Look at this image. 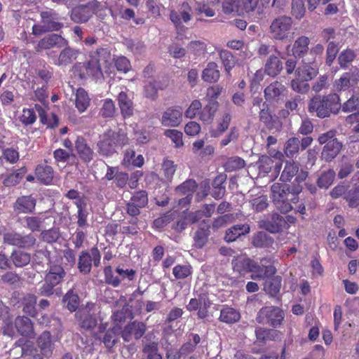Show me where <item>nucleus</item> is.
Here are the masks:
<instances>
[{
    "label": "nucleus",
    "instance_id": "1",
    "mask_svg": "<svg viewBox=\"0 0 359 359\" xmlns=\"http://www.w3.org/2000/svg\"><path fill=\"white\" fill-rule=\"evenodd\" d=\"M111 60V55L107 48H100L90 57V60L85 65L79 64L74 67L75 71L79 72L81 79L91 77L98 81L103 78L102 66L106 74H111L112 71L108 63Z\"/></svg>",
    "mask_w": 359,
    "mask_h": 359
},
{
    "label": "nucleus",
    "instance_id": "2",
    "mask_svg": "<svg viewBox=\"0 0 359 359\" xmlns=\"http://www.w3.org/2000/svg\"><path fill=\"white\" fill-rule=\"evenodd\" d=\"M271 199L278 210L282 213H287L292 209V203L298 202V194L301 187H295L290 190L287 184L274 183L271 187Z\"/></svg>",
    "mask_w": 359,
    "mask_h": 359
},
{
    "label": "nucleus",
    "instance_id": "3",
    "mask_svg": "<svg viewBox=\"0 0 359 359\" xmlns=\"http://www.w3.org/2000/svg\"><path fill=\"white\" fill-rule=\"evenodd\" d=\"M340 107L339 97L337 94H332L323 97H314L310 102L309 111L316 112L318 117L325 118L331 113H337Z\"/></svg>",
    "mask_w": 359,
    "mask_h": 359
},
{
    "label": "nucleus",
    "instance_id": "4",
    "mask_svg": "<svg viewBox=\"0 0 359 359\" xmlns=\"http://www.w3.org/2000/svg\"><path fill=\"white\" fill-rule=\"evenodd\" d=\"M292 29V18L286 15H281L276 18L271 22L269 27V34L272 39L290 41L294 37Z\"/></svg>",
    "mask_w": 359,
    "mask_h": 359
},
{
    "label": "nucleus",
    "instance_id": "5",
    "mask_svg": "<svg viewBox=\"0 0 359 359\" xmlns=\"http://www.w3.org/2000/svg\"><path fill=\"white\" fill-rule=\"evenodd\" d=\"M65 272L62 266L53 265L50 267L49 271L45 278V283L40 288V294L50 295L53 293V289L62 280Z\"/></svg>",
    "mask_w": 359,
    "mask_h": 359
},
{
    "label": "nucleus",
    "instance_id": "6",
    "mask_svg": "<svg viewBox=\"0 0 359 359\" xmlns=\"http://www.w3.org/2000/svg\"><path fill=\"white\" fill-rule=\"evenodd\" d=\"M283 318L284 313L281 309L278 307L266 306L258 312L257 321L276 327L280 325Z\"/></svg>",
    "mask_w": 359,
    "mask_h": 359
},
{
    "label": "nucleus",
    "instance_id": "7",
    "mask_svg": "<svg viewBox=\"0 0 359 359\" xmlns=\"http://www.w3.org/2000/svg\"><path fill=\"white\" fill-rule=\"evenodd\" d=\"M101 7V4L95 0L88 5L74 8L72 11L71 18L75 22H85L89 20L93 13H97Z\"/></svg>",
    "mask_w": 359,
    "mask_h": 359
},
{
    "label": "nucleus",
    "instance_id": "8",
    "mask_svg": "<svg viewBox=\"0 0 359 359\" xmlns=\"http://www.w3.org/2000/svg\"><path fill=\"white\" fill-rule=\"evenodd\" d=\"M118 137L121 140V136L116 135L112 130L106 132L97 143L98 152L103 156H110L116 152V146Z\"/></svg>",
    "mask_w": 359,
    "mask_h": 359
},
{
    "label": "nucleus",
    "instance_id": "9",
    "mask_svg": "<svg viewBox=\"0 0 359 359\" xmlns=\"http://www.w3.org/2000/svg\"><path fill=\"white\" fill-rule=\"evenodd\" d=\"M100 254L97 248H92L90 252H82L79 257V269L81 272L88 273L90 271L92 262L97 266L100 262Z\"/></svg>",
    "mask_w": 359,
    "mask_h": 359
},
{
    "label": "nucleus",
    "instance_id": "10",
    "mask_svg": "<svg viewBox=\"0 0 359 359\" xmlns=\"http://www.w3.org/2000/svg\"><path fill=\"white\" fill-rule=\"evenodd\" d=\"M269 263L270 261L267 259H262L261 265L255 262L251 271V278L252 279H264L266 280L273 276L276 272V269Z\"/></svg>",
    "mask_w": 359,
    "mask_h": 359
},
{
    "label": "nucleus",
    "instance_id": "11",
    "mask_svg": "<svg viewBox=\"0 0 359 359\" xmlns=\"http://www.w3.org/2000/svg\"><path fill=\"white\" fill-rule=\"evenodd\" d=\"M193 12L188 3H183L177 11H172L170 15L171 21L177 28L181 27L183 23L188 22L192 16Z\"/></svg>",
    "mask_w": 359,
    "mask_h": 359
},
{
    "label": "nucleus",
    "instance_id": "12",
    "mask_svg": "<svg viewBox=\"0 0 359 359\" xmlns=\"http://www.w3.org/2000/svg\"><path fill=\"white\" fill-rule=\"evenodd\" d=\"M359 74L355 72H348L343 74L341 76L336 80L334 83V88L337 91H344L354 87L358 82Z\"/></svg>",
    "mask_w": 359,
    "mask_h": 359
},
{
    "label": "nucleus",
    "instance_id": "13",
    "mask_svg": "<svg viewBox=\"0 0 359 359\" xmlns=\"http://www.w3.org/2000/svg\"><path fill=\"white\" fill-rule=\"evenodd\" d=\"M297 77L303 81H309L318 74V66L316 62H306L299 67L295 72Z\"/></svg>",
    "mask_w": 359,
    "mask_h": 359
},
{
    "label": "nucleus",
    "instance_id": "14",
    "mask_svg": "<svg viewBox=\"0 0 359 359\" xmlns=\"http://www.w3.org/2000/svg\"><path fill=\"white\" fill-rule=\"evenodd\" d=\"M182 121V112L180 109L169 108L162 115L161 123L166 127H177Z\"/></svg>",
    "mask_w": 359,
    "mask_h": 359
},
{
    "label": "nucleus",
    "instance_id": "15",
    "mask_svg": "<svg viewBox=\"0 0 359 359\" xmlns=\"http://www.w3.org/2000/svg\"><path fill=\"white\" fill-rule=\"evenodd\" d=\"M145 332V325L142 323L133 322L128 324L122 332V337L126 341H130L132 337L140 339Z\"/></svg>",
    "mask_w": 359,
    "mask_h": 359
},
{
    "label": "nucleus",
    "instance_id": "16",
    "mask_svg": "<svg viewBox=\"0 0 359 359\" xmlns=\"http://www.w3.org/2000/svg\"><path fill=\"white\" fill-rule=\"evenodd\" d=\"M66 44V41L61 36L53 34L41 40L36 47V50L49 49L54 46H62Z\"/></svg>",
    "mask_w": 359,
    "mask_h": 359
},
{
    "label": "nucleus",
    "instance_id": "17",
    "mask_svg": "<svg viewBox=\"0 0 359 359\" xmlns=\"http://www.w3.org/2000/svg\"><path fill=\"white\" fill-rule=\"evenodd\" d=\"M144 162L142 155H135V151L133 149H128L126 150L123 154L122 164L125 167H137L140 168L143 165Z\"/></svg>",
    "mask_w": 359,
    "mask_h": 359
},
{
    "label": "nucleus",
    "instance_id": "18",
    "mask_svg": "<svg viewBox=\"0 0 359 359\" xmlns=\"http://www.w3.org/2000/svg\"><path fill=\"white\" fill-rule=\"evenodd\" d=\"M43 22L44 27L41 28L39 25L33 26L32 31L35 35L40 34L42 32L46 30H57L60 28V25L57 22H52L50 20L51 13L50 12H43L41 13Z\"/></svg>",
    "mask_w": 359,
    "mask_h": 359
},
{
    "label": "nucleus",
    "instance_id": "19",
    "mask_svg": "<svg viewBox=\"0 0 359 359\" xmlns=\"http://www.w3.org/2000/svg\"><path fill=\"white\" fill-rule=\"evenodd\" d=\"M255 262L250 259L241 256L233 260V270L240 274L251 272Z\"/></svg>",
    "mask_w": 359,
    "mask_h": 359
},
{
    "label": "nucleus",
    "instance_id": "20",
    "mask_svg": "<svg viewBox=\"0 0 359 359\" xmlns=\"http://www.w3.org/2000/svg\"><path fill=\"white\" fill-rule=\"evenodd\" d=\"M250 231L248 224H236L226 230L224 239L226 242H233L242 235Z\"/></svg>",
    "mask_w": 359,
    "mask_h": 359
},
{
    "label": "nucleus",
    "instance_id": "21",
    "mask_svg": "<svg viewBox=\"0 0 359 359\" xmlns=\"http://www.w3.org/2000/svg\"><path fill=\"white\" fill-rule=\"evenodd\" d=\"M341 149V144L337 139L328 142L324 147L322 157L327 161L333 159Z\"/></svg>",
    "mask_w": 359,
    "mask_h": 359
},
{
    "label": "nucleus",
    "instance_id": "22",
    "mask_svg": "<svg viewBox=\"0 0 359 359\" xmlns=\"http://www.w3.org/2000/svg\"><path fill=\"white\" fill-rule=\"evenodd\" d=\"M219 103L217 101L209 102V103L203 109L200 114V120L205 123H210L215 116L218 109Z\"/></svg>",
    "mask_w": 359,
    "mask_h": 359
},
{
    "label": "nucleus",
    "instance_id": "23",
    "mask_svg": "<svg viewBox=\"0 0 359 359\" xmlns=\"http://www.w3.org/2000/svg\"><path fill=\"white\" fill-rule=\"evenodd\" d=\"M35 200L32 196H22L19 198L15 205V208L18 212H31L34 209Z\"/></svg>",
    "mask_w": 359,
    "mask_h": 359
},
{
    "label": "nucleus",
    "instance_id": "24",
    "mask_svg": "<svg viewBox=\"0 0 359 359\" xmlns=\"http://www.w3.org/2000/svg\"><path fill=\"white\" fill-rule=\"evenodd\" d=\"M35 109L38 112L41 123L49 128H53L57 125L58 119L54 114H48L45 108L39 104L35 105Z\"/></svg>",
    "mask_w": 359,
    "mask_h": 359
},
{
    "label": "nucleus",
    "instance_id": "25",
    "mask_svg": "<svg viewBox=\"0 0 359 359\" xmlns=\"http://www.w3.org/2000/svg\"><path fill=\"white\" fill-rule=\"evenodd\" d=\"M76 149L80 158L84 161L88 162L93 159V151L87 145L83 138H77L76 141Z\"/></svg>",
    "mask_w": 359,
    "mask_h": 359
},
{
    "label": "nucleus",
    "instance_id": "26",
    "mask_svg": "<svg viewBox=\"0 0 359 359\" xmlns=\"http://www.w3.org/2000/svg\"><path fill=\"white\" fill-rule=\"evenodd\" d=\"M36 176L40 182L48 184L53 180V170L50 165H39L36 168Z\"/></svg>",
    "mask_w": 359,
    "mask_h": 359
},
{
    "label": "nucleus",
    "instance_id": "27",
    "mask_svg": "<svg viewBox=\"0 0 359 359\" xmlns=\"http://www.w3.org/2000/svg\"><path fill=\"white\" fill-rule=\"evenodd\" d=\"M118 104L124 117H129L133 113V102L125 92H121L118 96Z\"/></svg>",
    "mask_w": 359,
    "mask_h": 359
},
{
    "label": "nucleus",
    "instance_id": "28",
    "mask_svg": "<svg viewBox=\"0 0 359 359\" xmlns=\"http://www.w3.org/2000/svg\"><path fill=\"white\" fill-rule=\"evenodd\" d=\"M249 203L255 212H262L269 205L268 197L263 194H251Z\"/></svg>",
    "mask_w": 359,
    "mask_h": 359
},
{
    "label": "nucleus",
    "instance_id": "29",
    "mask_svg": "<svg viewBox=\"0 0 359 359\" xmlns=\"http://www.w3.org/2000/svg\"><path fill=\"white\" fill-rule=\"evenodd\" d=\"M220 74L217 65L215 62H210L202 74L203 79L208 83H215L219 79Z\"/></svg>",
    "mask_w": 359,
    "mask_h": 359
},
{
    "label": "nucleus",
    "instance_id": "30",
    "mask_svg": "<svg viewBox=\"0 0 359 359\" xmlns=\"http://www.w3.org/2000/svg\"><path fill=\"white\" fill-rule=\"evenodd\" d=\"M38 344L43 355L48 356L52 353L53 345L49 332H43L38 339Z\"/></svg>",
    "mask_w": 359,
    "mask_h": 359
},
{
    "label": "nucleus",
    "instance_id": "31",
    "mask_svg": "<svg viewBox=\"0 0 359 359\" xmlns=\"http://www.w3.org/2000/svg\"><path fill=\"white\" fill-rule=\"evenodd\" d=\"M76 316L80 321L81 326L83 328L91 329L97 324L96 320L90 315L87 309H80L76 313Z\"/></svg>",
    "mask_w": 359,
    "mask_h": 359
},
{
    "label": "nucleus",
    "instance_id": "32",
    "mask_svg": "<svg viewBox=\"0 0 359 359\" xmlns=\"http://www.w3.org/2000/svg\"><path fill=\"white\" fill-rule=\"evenodd\" d=\"M298 171L299 163L287 161L280 179L283 182H290L298 173Z\"/></svg>",
    "mask_w": 359,
    "mask_h": 359
},
{
    "label": "nucleus",
    "instance_id": "33",
    "mask_svg": "<svg viewBox=\"0 0 359 359\" xmlns=\"http://www.w3.org/2000/svg\"><path fill=\"white\" fill-rule=\"evenodd\" d=\"M15 327L18 331L25 336H30L33 332L32 323L27 317H18L15 319Z\"/></svg>",
    "mask_w": 359,
    "mask_h": 359
},
{
    "label": "nucleus",
    "instance_id": "34",
    "mask_svg": "<svg viewBox=\"0 0 359 359\" xmlns=\"http://www.w3.org/2000/svg\"><path fill=\"white\" fill-rule=\"evenodd\" d=\"M309 39L306 36H300L294 42L292 48V55L297 57L307 52L309 49Z\"/></svg>",
    "mask_w": 359,
    "mask_h": 359
},
{
    "label": "nucleus",
    "instance_id": "35",
    "mask_svg": "<svg viewBox=\"0 0 359 359\" xmlns=\"http://www.w3.org/2000/svg\"><path fill=\"white\" fill-rule=\"evenodd\" d=\"M283 69L282 62L276 56H271L265 65V72L271 76H275L280 72Z\"/></svg>",
    "mask_w": 359,
    "mask_h": 359
},
{
    "label": "nucleus",
    "instance_id": "36",
    "mask_svg": "<svg viewBox=\"0 0 359 359\" xmlns=\"http://www.w3.org/2000/svg\"><path fill=\"white\" fill-rule=\"evenodd\" d=\"M90 103V98L86 91L83 88L77 90L76 93L75 104L77 109L81 112L86 110Z\"/></svg>",
    "mask_w": 359,
    "mask_h": 359
},
{
    "label": "nucleus",
    "instance_id": "37",
    "mask_svg": "<svg viewBox=\"0 0 359 359\" xmlns=\"http://www.w3.org/2000/svg\"><path fill=\"white\" fill-rule=\"evenodd\" d=\"M280 282L281 278L279 276L269 278L264 284V291L271 296L276 295L280 291Z\"/></svg>",
    "mask_w": 359,
    "mask_h": 359
},
{
    "label": "nucleus",
    "instance_id": "38",
    "mask_svg": "<svg viewBox=\"0 0 359 359\" xmlns=\"http://www.w3.org/2000/svg\"><path fill=\"white\" fill-rule=\"evenodd\" d=\"M241 318L239 312L232 308H224L221 311L219 319L226 323H234Z\"/></svg>",
    "mask_w": 359,
    "mask_h": 359
},
{
    "label": "nucleus",
    "instance_id": "39",
    "mask_svg": "<svg viewBox=\"0 0 359 359\" xmlns=\"http://www.w3.org/2000/svg\"><path fill=\"white\" fill-rule=\"evenodd\" d=\"M273 165V161L270 156L263 155L259 157L257 162V165L259 171V175L265 176L271 170Z\"/></svg>",
    "mask_w": 359,
    "mask_h": 359
},
{
    "label": "nucleus",
    "instance_id": "40",
    "mask_svg": "<svg viewBox=\"0 0 359 359\" xmlns=\"http://www.w3.org/2000/svg\"><path fill=\"white\" fill-rule=\"evenodd\" d=\"M121 332V327L116 325L111 330H108L103 339V342L107 348H111L117 341Z\"/></svg>",
    "mask_w": 359,
    "mask_h": 359
},
{
    "label": "nucleus",
    "instance_id": "41",
    "mask_svg": "<svg viewBox=\"0 0 359 359\" xmlns=\"http://www.w3.org/2000/svg\"><path fill=\"white\" fill-rule=\"evenodd\" d=\"M299 140L296 137L290 138L285 144L284 153L288 158H292L299 152Z\"/></svg>",
    "mask_w": 359,
    "mask_h": 359
},
{
    "label": "nucleus",
    "instance_id": "42",
    "mask_svg": "<svg viewBox=\"0 0 359 359\" xmlns=\"http://www.w3.org/2000/svg\"><path fill=\"white\" fill-rule=\"evenodd\" d=\"M241 0H225L222 4V11L226 14L235 13L241 15Z\"/></svg>",
    "mask_w": 359,
    "mask_h": 359
},
{
    "label": "nucleus",
    "instance_id": "43",
    "mask_svg": "<svg viewBox=\"0 0 359 359\" xmlns=\"http://www.w3.org/2000/svg\"><path fill=\"white\" fill-rule=\"evenodd\" d=\"M230 121L231 116L229 114H225L222 118L219 120L217 128L210 130L211 137H217L220 136L228 128Z\"/></svg>",
    "mask_w": 359,
    "mask_h": 359
},
{
    "label": "nucleus",
    "instance_id": "44",
    "mask_svg": "<svg viewBox=\"0 0 359 359\" xmlns=\"http://www.w3.org/2000/svg\"><path fill=\"white\" fill-rule=\"evenodd\" d=\"M219 57L224 67L225 71L229 74L235 65V60L231 53L226 50H219Z\"/></svg>",
    "mask_w": 359,
    "mask_h": 359
},
{
    "label": "nucleus",
    "instance_id": "45",
    "mask_svg": "<svg viewBox=\"0 0 359 359\" xmlns=\"http://www.w3.org/2000/svg\"><path fill=\"white\" fill-rule=\"evenodd\" d=\"M284 90V86L278 82H274L266 88L265 96L267 99H273L278 97Z\"/></svg>",
    "mask_w": 359,
    "mask_h": 359
},
{
    "label": "nucleus",
    "instance_id": "46",
    "mask_svg": "<svg viewBox=\"0 0 359 359\" xmlns=\"http://www.w3.org/2000/svg\"><path fill=\"white\" fill-rule=\"evenodd\" d=\"M11 259L15 266L22 267L29 263L30 255L22 251H15L12 254Z\"/></svg>",
    "mask_w": 359,
    "mask_h": 359
},
{
    "label": "nucleus",
    "instance_id": "47",
    "mask_svg": "<svg viewBox=\"0 0 359 359\" xmlns=\"http://www.w3.org/2000/svg\"><path fill=\"white\" fill-rule=\"evenodd\" d=\"M63 302L68 310L71 312L74 311L79 306L78 295L74 294L72 290H69L64 297Z\"/></svg>",
    "mask_w": 359,
    "mask_h": 359
},
{
    "label": "nucleus",
    "instance_id": "48",
    "mask_svg": "<svg viewBox=\"0 0 359 359\" xmlns=\"http://www.w3.org/2000/svg\"><path fill=\"white\" fill-rule=\"evenodd\" d=\"M328 4L325 10V15H333L337 13L344 7V0H323V4Z\"/></svg>",
    "mask_w": 359,
    "mask_h": 359
},
{
    "label": "nucleus",
    "instance_id": "49",
    "mask_svg": "<svg viewBox=\"0 0 359 359\" xmlns=\"http://www.w3.org/2000/svg\"><path fill=\"white\" fill-rule=\"evenodd\" d=\"M78 55V51L66 48L61 52L58 58V65H67L76 60Z\"/></svg>",
    "mask_w": 359,
    "mask_h": 359
},
{
    "label": "nucleus",
    "instance_id": "50",
    "mask_svg": "<svg viewBox=\"0 0 359 359\" xmlns=\"http://www.w3.org/2000/svg\"><path fill=\"white\" fill-rule=\"evenodd\" d=\"M272 243L271 238L265 232L257 233L252 239V244L257 248L266 247Z\"/></svg>",
    "mask_w": 359,
    "mask_h": 359
},
{
    "label": "nucleus",
    "instance_id": "51",
    "mask_svg": "<svg viewBox=\"0 0 359 359\" xmlns=\"http://www.w3.org/2000/svg\"><path fill=\"white\" fill-rule=\"evenodd\" d=\"M196 188V183L193 180H189L176 188V191L182 195L192 196Z\"/></svg>",
    "mask_w": 359,
    "mask_h": 359
},
{
    "label": "nucleus",
    "instance_id": "52",
    "mask_svg": "<svg viewBox=\"0 0 359 359\" xmlns=\"http://www.w3.org/2000/svg\"><path fill=\"white\" fill-rule=\"evenodd\" d=\"M335 172L329 170L323 172L318 180V185L320 188L327 189L333 182Z\"/></svg>",
    "mask_w": 359,
    "mask_h": 359
},
{
    "label": "nucleus",
    "instance_id": "53",
    "mask_svg": "<svg viewBox=\"0 0 359 359\" xmlns=\"http://www.w3.org/2000/svg\"><path fill=\"white\" fill-rule=\"evenodd\" d=\"M19 120L25 126L33 124L36 120L34 109H23L19 116Z\"/></svg>",
    "mask_w": 359,
    "mask_h": 359
},
{
    "label": "nucleus",
    "instance_id": "54",
    "mask_svg": "<svg viewBox=\"0 0 359 359\" xmlns=\"http://www.w3.org/2000/svg\"><path fill=\"white\" fill-rule=\"evenodd\" d=\"M112 61L114 62L115 66L117 70L119 72L127 73L131 69L130 62L126 57L119 56L117 57L116 59L111 57V60L108 63V66L111 64Z\"/></svg>",
    "mask_w": 359,
    "mask_h": 359
},
{
    "label": "nucleus",
    "instance_id": "55",
    "mask_svg": "<svg viewBox=\"0 0 359 359\" xmlns=\"http://www.w3.org/2000/svg\"><path fill=\"white\" fill-rule=\"evenodd\" d=\"M164 135L170 138L176 147L179 148L183 146V134L182 132L175 129H168L164 132Z\"/></svg>",
    "mask_w": 359,
    "mask_h": 359
},
{
    "label": "nucleus",
    "instance_id": "56",
    "mask_svg": "<svg viewBox=\"0 0 359 359\" xmlns=\"http://www.w3.org/2000/svg\"><path fill=\"white\" fill-rule=\"evenodd\" d=\"M202 305L204 306L210 305V302L205 295H200L199 298L191 299L187 306V310L192 311L198 310Z\"/></svg>",
    "mask_w": 359,
    "mask_h": 359
},
{
    "label": "nucleus",
    "instance_id": "57",
    "mask_svg": "<svg viewBox=\"0 0 359 359\" xmlns=\"http://www.w3.org/2000/svg\"><path fill=\"white\" fill-rule=\"evenodd\" d=\"M177 165L172 161L166 159L162 164V170L166 180H171L175 171Z\"/></svg>",
    "mask_w": 359,
    "mask_h": 359
},
{
    "label": "nucleus",
    "instance_id": "58",
    "mask_svg": "<svg viewBox=\"0 0 359 359\" xmlns=\"http://www.w3.org/2000/svg\"><path fill=\"white\" fill-rule=\"evenodd\" d=\"M25 173V170L23 168L15 172L11 173L4 180V185L10 187L18 184L20 181L22 180Z\"/></svg>",
    "mask_w": 359,
    "mask_h": 359
},
{
    "label": "nucleus",
    "instance_id": "59",
    "mask_svg": "<svg viewBox=\"0 0 359 359\" xmlns=\"http://www.w3.org/2000/svg\"><path fill=\"white\" fill-rule=\"evenodd\" d=\"M305 13V8L303 0L292 1V14L297 19H301Z\"/></svg>",
    "mask_w": 359,
    "mask_h": 359
},
{
    "label": "nucleus",
    "instance_id": "60",
    "mask_svg": "<svg viewBox=\"0 0 359 359\" xmlns=\"http://www.w3.org/2000/svg\"><path fill=\"white\" fill-rule=\"evenodd\" d=\"M346 121L347 123H356L353 127L355 134L351 137V139L352 142L359 141V113L351 114L346 118Z\"/></svg>",
    "mask_w": 359,
    "mask_h": 359
},
{
    "label": "nucleus",
    "instance_id": "61",
    "mask_svg": "<svg viewBox=\"0 0 359 359\" xmlns=\"http://www.w3.org/2000/svg\"><path fill=\"white\" fill-rule=\"evenodd\" d=\"M245 166V161L238 156L229 158L226 163V170L227 171H233L235 170L241 169Z\"/></svg>",
    "mask_w": 359,
    "mask_h": 359
},
{
    "label": "nucleus",
    "instance_id": "62",
    "mask_svg": "<svg viewBox=\"0 0 359 359\" xmlns=\"http://www.w3.org/2000/svg\"><path fill=\"white\" fill-rule=\"evenodd\" d=\"M346 200L352 208L359 205V187L350 190L345 196Z\"/></svg>",
    "mask_w": 359,
    "mask_h": 359
},
{
    "label": "nucleus",
    "instance_id": "63",
    "mask_svg": "<svg viewBox=\"0 0 359 359\" xmlns=\"http://www.w3.org/2000/svg\"><path fill=\"white\" fill-rule=\"evenodd\" d=\"M115 112V106L111 100H105L100 109V114L104 117H111Z\"/></svg>",
    "mask_w": 359,
    "mask_h": 359
},
{
    "label": "nucleus",
    "instance_id": "64",
    "mask_svg": "<svg viewBox=\"0 0 359 359\" xmlns=\"http://www.w3.org/2000/svg\"><path fill=\"white\" fill-rule=\"evenodd\" d=\"M144 352L147 355V359H162L161 355L157 353V344L154 342L146 345Z\"/></svg>",
    "mask_w": 359,
    "mask_h": 359
}]
</instances>
